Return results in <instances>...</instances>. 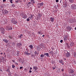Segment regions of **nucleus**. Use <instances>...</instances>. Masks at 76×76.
<instances>
[{"label":"nucleus","instance_id":"obj_20","mask_svg":"<svg viewBox=\"0 0 76 76\" xmlns=\"http://www.w3.org/2000/svg\"><path fill=\"white\" fill-rule=\"evenodd\" d=\"M10 30H12V27H9V28L8 29V31H9Z\"/></svg>","mask_w":76,"mask_h":76},{"label":"nucleus","instance_id":"obj_36","mask_svg":"<svg viewBox=\"0 0 76 76\" xmlns=\"http://www.w3.org/2000/svg\"><path fill=\"white\" fill-rule=\"evenodd\" d=\"M30 20L29 19V18H28V19H27V21H29Z\"/></svg>","mask_w":76,"mask_h":76},{"label":"nucleus","instance_id":"obj_18","mask_svg":"<svg viewBox=\"0 0 76 76\" xmlns=\"http://www.w3.org/2000/svg\"><path fill=\"white\" fill-rule=\"evenodd\" d=\"M69 1L70 3H72L74 2V0H69Z\"/></svg>","mask_w":76,"mask_h":76},{"label":"nucleus","instance_id":"obj_4","mask_svg":"<svg viewBox=\"0 0 76 76\" xmlns=\"http://www.w3.org/2000/svg\"><path fill=\"white\" fill-rule=\"evenodd\" d=\"M71 8L72 10H75V9H76V5L73 4L71 6Z\"/></svg>","mask_w":76,"mask_h":76},{"label":"nucleus","instance_id":"obj_55","mask_svg":"<svg viewBox=\"0 0 76 76\" xmlns=\"http://www.w3.org/2000/svg\"><path fill=\"white\" fill-rule=\"evenodd\" d=\"M72 22H73V21H72Z\"/></svg>","mask_w":76,"mask_h":76},{"label":"nucleus","instance_id":"obj_48","mask_svg":"<svg viewBox=\"0 0 76 76\" xmlns=\"http://www.w3.org/2000/svg\"><path fill=\"white\" fill-rule=\"evenodd\" d=\"M1 55H2V54H3V53H1Z\"/></svg>","mask_w":76,"mask_h":76},{"label":"nucleus","instance_id":"obj_3","mask_svg":"<svg viewBox=\"0 0 76 76\" xmlns=\"http://www.w3.org/2000/svg\"><path fill=\"white\" fill-rule=\"evenodd\" d=\"M43 5H44L43 2L38 3L37 4V6L39 8H40V7H41V6H43Z\"/></svg>","mask_w":76,"mask_h":76},{"label":"nucleus","instance_id":"obj_21","mask_svg":"<svg viewBox=\"0 0 76 76\" xmlns=\"http://www.w3.org/2000/svg\"><path fill=\"white\" fill-rule=\"evenodd\" d=\"M64 37H65L67 39L69 38V36L68 35H65Z\"/></svg>","mask_w":76,"mask_h":76},{"label":"nucleus","instance_id":"obj_31","mask_svg":"<svg viewBox=\"0 0 76 76\" xmlns=\"http://www.w3.org/2000/svg\"><path fill=\"white\" fill-rule=\"evenodd\" d=\"M1 9H3L4 7H3V5H1Z\"/></svg>","mask_w":76,"mask_h":76},{"label":"nucleus","instance_id":"obj_53","mask_svg":"<svg viewBox=\"0 0 76 76\" xmlns=\"http://www.w3.org/2000/svg\"><path fill=\"white\" fill-rule=\"evenodd\" d=\"M32 56H34V55H32Z\"/></svg>","mask_w":76,"mask_h":76},{"label":"nucleus","instance_id":"obj_2","mask_svg":"<svg viewBox=\"0 0 76 76\" xmlns=\"http://www.w3.org/2000/svg\"><path fill=\"white\" fill-rule=\"evenodd\" d=\"M11 21L12 23L15 25H16V24L17 23H18V22H17V21L15 20V19L13 18L12 19Z\"/></svg>","mask_w":76,"mask_h":76},{"label":"nucleus","instance_id":"obj_15","mask_svg":"<svg viewBox=\"0 0 76 76\" xmlns=\"http://www.w3.org/2000/svg\"><path fill=\"white\" fill-rule=\"evenodd\" d=\"M31 1V3L32 4H34V3H35V2L34 1V0H30Z\"/></svg>","mask_w":76,"mask_h":76},{"label":"nucleus","instance_id":"obj_46","mask_svg":"<svg viewBox=\"0 0 76 76\" xmlns=\"http://www.w3.org/2000/svg\"><path fill=\"white\" fill-rule=\"evenodd\" d=\"M12 6L13 7L14 6V4H12Z\"/></svg>","mask_w":76,"mask_h":76},{"label":"nucleus","instance_id":"obj_11","mask_svg":"<svg viewBox=\"0 0 76 76\" xmlns=\"http://www.w3.org/2000/svg\"><path fill=\"white\" fill-rule=\"evenodd\" d=\"M44 56H47V57H50L49 53H46L44 54Z\"/></svg>","mask_w":76,"mask_h":76},{"label":"nucleus","instance_id":"obj_8","mask_svg":"<svg viewBox=\"0 0 76 76\" xmlns=\"http://www.w3.org/2000/svg\"><path fill=\"white\" fill-rule=\"evenodd\" d=\"M72 29V28L68 26L67 27V31H70V30Z\"/></svg>","mask_w":76,"mask_h":76},{"label":"nucleus","instance_id":"obj_38","mask_svg":"<svg viewBox=\"0 0 76 76\" xmlns=\"http://www.w3.org/2000/svg\"><path fill=\"white\" fill-rule=\"evenodd\" d=\"M60 42H61V43H62V42H63V40H60Z\"/></svg>","mask_w":76,"mask_h":76},{"label":"nucleus","instance_id":"obj_13","mask_svg":"<svg viewBox=\"0 0 76 76\" xmlns=\"http://www.w3.org/2000/svg\"><path fill=\"white\" fill-rule=\"evenodd\" d=\"M29 47H30V48H31V50H33V48H34V47H33V45H30L29 46Z\"/></svg>","mask_w":76,"mask_h":76},{"label":"nucleus","instance_id":"obj_22","mask_svg":"<svg viewBox=\"0 0 76 76\" xmlns=\"http://www.w3.org/2000/svg\"><path fill=\"white\" fill-rule=\"evenodd\" d=\"M3 41H4V42H5L6 43H7V42H8V41H7V40H6V39H4V40H3Z\"/></svg>","mask_w":76,"mask_h":76},{"label":"nucleus","instance_id":"obj_40","mask_svg":"<svg viewBox=\"0 0 76 76\" xmlns=\"http://www.w3.org/2000/svg\"><path fill=\"white\" fill-rule=\"evenodd\" d=\"M32 72V71L31 70H29V73H31Z\"/></svg>","mask_w":76,"mask_h":76},{"label":"nucleus","instance_id":"obj_35","mask_svg":"<svg viewBox=\"0 0 76 76\" xmlns=\"http://www.w3.org/2000/svg\"><path fill=\"white\" fill-rule=\"evenodd\" d=\"M44 55H43V54H41L40 56V57H44Z\"/></svg>","mask_w":76,"mask_h":76},{"label":"nucleus","instance_id":"obj_5","mask_svg":"<svg viewBox=\"0 0 76 76\" xmlns=\"http://www.w3.org/2000/svg\"><path fill=\"white\" fill-rule=\"evenodd\" d=\"M66 57H70V53H69L67 51H66Z\"/></svg>","mask_w":76,"mask_h":76},{"label":"nucleus","instance_id":"obj_14","mask_svg":"<svg viewBox=\"0 0 76 76\" xmlns=\"http://www.w3.org/2000/svg\"><path fill=\"white\" fill-rule=\"evenodd\" d=\"M8 12H8L7 10H4V11L3 12V13H5L6 15H7Z\"/></svg>","mask_w":76,"mask_h":76},{"label":"nucleus","instance_id":"obj_45","mask_svg":"<svg viewBox=\"0 0 76 76\" xmlns=\"http://www.w3.org/2000/svg\"><path fill=\"white\" fill-rule=\"evenodd\" d=\"M12 61H13V62H14V63H15V61L14 60H12Z\"/></svg>","mask_w":76,"mask_h":76},{"label":"nucleus","instance_id":"obj_56","mask_svg":"<svg viewBox=\"0 0 76 76\" xmlns=\"http://www.w3.org/2000/svg\"><path fill=\"white\" fill-rule=\"evenodd\" d=\"M0 76H1L0 75Z\"/></svg>","mask_w":76,"mask_h":76},{"label":"nucleus","instance_id":"obj_12","mask_svg":"<svg viewBox=\"0 0 76 76\" xmlns=\"http://www.w3.org/2000/svg\"><path fill=\"white\" fill-rule=\"evenodd\" d=\"M5 30H4V28H3L1 30V33H2V34H4V32H5Z\"/></svg>","mask_w":76,"mask_h":76},{"label":"nucleus","instance_id":"obj_34","mask_svg":"<svg viewBox=\"0 0 76 76\" xmlns=\"http://www.w3.org/2000/svg\"><path fill=\"white\" fill-rule=\"evenodd\" d=\"M9 38H10V39H12V37L9 36Z\"/></svg>","mask_w":76,"mask_h":76},{"label":"nucleus","instance_id":"obj_52","mask_svg":"<svg viewBox=\"0 0 76 76\" xmlns=\"http://www.w3.org/2000/svg\"><path fill=\"white\" fill-rule=\"evenodd\" d=\"M64 59L65 60H66V58H65Z\"/></svg>","mask_w":76,"mask_h":76},{"label":"nucleus","instance_id":"obj_33","mask_svg":"<svg viewBox=\"0 0 76 76\" xmlns=\"http://www.w3.org/2000/svg\"><path fill=\"white\" fill-rule=\"evenodd\" d=\"M29 18H30V19H31V18H32V15H31V17H29Z\"/></svg>","mask_w":76,"mask_h":76},{"label":"nucleus","instance_id":"obj_49","mask_svg":"<svg viewBox=\"0 0 76 76\" xmlns=\"http://www.w3.org/2000/svg\"><path fill=\"white\" fill-rule=\"evenodd\" d=\"M30 70H32V68H31V67H30Z\"/></svg>","mask_w":76,"mask_h":76},{"label":"nucleus","instance_id":"obj_28","mask_svg":"<svg viewBox=\"0 0 76 76\" xmlns=\"http://www.w3.org/2000/svg\"><path fill=\"white\" fill-rule=\"evenodd\" d=\"M13 0H10V2L11 3H13Z\"/></svg>","mask_w":76,"mask_h":76},{"label":"nucleus","instance_id":"obj_24","mask_svg":"<svg viewBox=\"0 0 76 76\" xmlns=\"http://www.w3.org/2000/svg\"><path fill=\"white\" fill-rule=\"evenodd\" d=\"M19 37L20 38H23V34H20L19 36Z\"/></svg>","mask_w":76,"mask_h":76},{"label":"nucleus","instance_id":"obj_23","mask_svg":"<svg viewBox=\"0 0 76 76\" xmlns=\"http://www.w3.org/2000/svg\"><path fill=\"white\" fill-rule=\"evenodd\" d=\"M64 41H67V38H66V37H64Z\"/></svg>","mask_w":76,"mask_h":76},{"label":"nucleus","instance_id":"obj_16","mask_svg":"<svg viewBox=\"0 0 76 76\" xmlns=\"http://www.w3.org/2000/svg\"><path fill=\"white\" fill-rule=\"evenodd\" d=\"M33 69H34V70H37L38 69V68L37 66H34Z\"/></svg>","mask_w":76,"mask_h":76},{"label":"nucleus","instance_id":"obj_27","mask_svg":"<svg viewBox=\"0 0 76 76\" xmlns=\"http://www.w3.org/2000/svg\"><path fill=\"white\" fill-rule=\"evenodd\" d=\"M74 57H76V52L74 53Z\"/></svg>","mask_w":76,"mask_h":76},{"label":"nucleus","instance_id":"obj_26","mask_svg":"<svg viewBox=\"0 0 76 76\" xmlns=\"http://www.w3.org/2000/svg\"><path fill=\"white\" fill-rule=\"evenodd\" d=\"M12 68H13V69H14V68H15V65H14V64L12 65Z\"/></svg>","mask_w":76,"mask_h":76},{"label":"nucleus","instance_id":"obj_7","mask_svg":"<svg viewBox=\"0 0 76 76\" xmlns=\"http://www.w3.org/2000/svg\"><path fill=\"white\" fill-rule=\"evenodd\" d=\"M59 62L60 63H62V65H64V63L63 62V60L62 59H60L59 60Z\"/></svg>","mask_w":76,"mask_h":76},{"label":"nucleus","instance_id":"obj_44","mask_svg":"<svg viewBox=\"0 0 76 76\" xmlns=\"http://www.w3.org/2000/svg\"><path fill=\"white\" fill-rule=\"evenodd\" d=\"M3 2H4V1H6V0H3Z\"/></svg>","mask_w":76,"mask_h":76},{"label":"nucleus","instance_id":"obj_25","mask_svg":"<svg viewBox=\"0 0 76 76\" xmlns=\"http://www.w3.org/2000/svg\"><path fill=\"white\" fill-rule=\"evenodd\" d=\"M41 31H38V33L39 34H40V35H42V33H41Z\"/></svg>","mask_w":76,"mask_h":76},{"label":"nucleus","instance_id":"obj_54","mask_svg":"<svg viewBox=\"0 0 76 76\" xmlns=\"http://www.w3.org/2000/svg\"><path fill=\"white\" fill-rule=\"evenodd\" d=\"M62 71H63V70H62Z\"/></svg>","mask_w":76,"mask_h":76},{"label":"nucleus","instance_id":"obj_32","mask_svg":"<svg viewBox=\"0 0 76 76\" xmlns=\"http://www.w3.org/2000/svg\"><path fill=\"white\" fill-rule=\"evenodd\" d=\"M17 55L18 56H19V52H18Z\"/></svg>","mask_w":76,"mask_h":76},{"label":"nucleus","instance_id":"obj_6","mask_svg":"<svg viewBox=\"0 0 76 76\" xmlns=\"http://www.w3.org/2000/svg\"><path fill=\"white\" fill-rule=\"evenodd\" d=\"M22 18H23L24 19H26V18H27V15H26V14H22Z\"/></svg>","mask_w":76,"mask_h":76},{"label":"nucleus","instance_id":"obj_9","mask_svg":"<svg viewBox=\"0 0 76 76\" xmlns=\"http://www.w3.org/2000/svg\"><path fill=\"white\" fill-rule=\"evenodd\" d=\"M22 45L20 43H19L17 44V46L18 48H20V47H22Z\"/></svg>","mask_w":76,"mask_h":76},{"label":"nucleus","instance_id":"obj_51","mask_svg":"<svg viewBox=\"0 0 76 76\" xmlns=\"http://www.w3.org/2000/svg\"><path fill=\"white\" fill-rule=\"evenodd\" d=\"M1 29V27L0 26V29Z\"/></svg>","mask_w":76,"mask_h":76},{"label":"nucleus","instance_id":"obj_41","mask_svg":"<svg viewBox=\"0 0 76 76\" xmlns=\"http://www.w3.org/2000/svg\"><path fill=\"white\" fill-rule=\"evenodd\" d=\"M2 59L3 60H4V58L3 57H2Z\"/></svg>","mask_w":76,"mask_h":76},{"label":"nucleus","instance_id":"obj_19","mask_svg":"<svg viewBox=\"0 0 76 76\" xmlns=\"http://www.w3.org/2000/svg\"><path fill=\"white\" fill-rule=\"evenodd\" d=\"M35 54H36V55H37L38 56V54H39V53L37 52V51H35L34 52Z\"/></svg>","mask_w":76,"mask_h":76},{"label":"nucleus","instance_id":"obj_10","mask_svg":"<svg viewBox=\"0 0 76 76\" xmlns=\"http://www.w3.org/2000/svg\"><path fill=\"white\" fill-rule=\"evenodd\" d=\"M50 20L52 22H54V18H53V17L50 18Z\"/></svg>","mask_w":76,"mask_h":76},{"label":"nucleus","instance_id":"obj_29","mask_svg":"<svg viewBox=\"0 0 76 76\" xmlns=\"http://www.w3.org/2000/svg\"><path fill=\"white\" fill-rule=\"evenodd\" d=\"M50 53V54H53V51H51Z\"/></svg>","mask_w":76,"mask_h":76},{"label":"nucleus","instance_id":"obj_42","mask_svg":"<svg viewBox=\"0 0 76 76\" xmlns=\"http://www.w3.org/2000/svg\"><path fill=\"white\" fill-rule=\"evenodd\" d=\"M55 69H56L54 67L53 68V70H55Z\"/></svg>","mask_w":76,"mask_h":76},{"label":"nucleus","instance_id":"obj_17","mask_svg":"<svg viewBox=\"0 0 76 76\" xmlns=\"http://www.w3.org/2000/svg\"><path fill=\"white\" fill-rule=\"evenodd\" d=\"M25 54L26 55V56H29V55H30L31 53H29L28 52L25 53Z\"/></svg>","mask_w":76,"mask_h":76},{"label":"nucleus","instance_id":"obj_39","mask_svg":"<svg viewBox=\"0 0 76 76\" xmlns=\"http://www.w3.org/2000/svg\"><path fill=\"white\" fill-rule=\"evenodd\" d=\"M23 68V67H22V66H21L20 67V69H22Z\"/></svg>","mask_w":76,"mask_h":76},{"label":"nucleus","instance_id":"obj_37","mask_svg":"<svg viewBox=\"0 0 76 76\" xmlns=\"http://www.w3.org/2000/svg\"><path fill=\"white\" fill-rule=\"evenodd\" d=\"M56 3H58V0H56Z\"/></svg>","mask_w":76,"mask_h":76},{"label":"nucleus","instance_id":"obj_30","mask_svg":"<svg viewBox=\"0 0 76 76\" xmlns=\"http://www.w3.org/2000/svg\"><path fill=\"white\" fill-rule=\"evenodd\" d=\"M6 71H7V72H9V71H10V69H8Z\"/></svg>","mask_w":76,"mask_h":76},{"label":"nucleus","instance_id":"obj_47","mask_svg":"<svg viewBox=\"0 0 76 76\" xmlns=\"http://www.w3.org/2000/svg\"><path fill=\"white\" fill-rule=\"evenodd\" d=\"M45 35H43L42 37H45Z\"/></svg>","mask_w":76,"mask_h":76},{"label":"nucleus","instance_id":"obj_1","mask_svg":"<svg viewBox=\"0 0 76 76\" xmlns=\"http://www.w3.org/2000/svg\"><path fill=\"white\" fill-rule=\"evenodd\" d=\"M68 72L69 74H73L74 73V70L73 69H69L68 70Z\"/></svg>","mask_w":76,"mask_h":76},{"label":"nucleus","instance_id":"obj_50","mask_svg":"<svg viewBox=\"0 0 76 76\" xmlns=\"http://www.w3.org/2000/svg\"><path fill=\"white\" fill-rule=\"evenodd\" d=\"M28 3V4H30L31 3V2H29Z\"/></svg>","mask_w":76,"mask_h":76},{"label":"nucleus","instance_id":"obj_43","mask_svg":"<svg viewBox=\"0 0 76 76\" xmlns=\"http://www.w3.org/2000/svg\"><path fill=\"white\" fill-rule=\"evenodd\" d=\"M0 60H1V61H2V59H0Z\"/></svg>","mask_w":76,"mask_h":76}]
</instances>
